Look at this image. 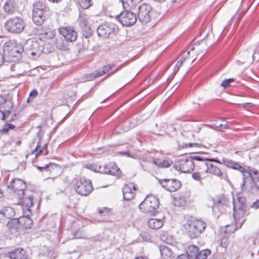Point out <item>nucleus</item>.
Segmentation results:
<instances>
[{
    "label": "nucleus",
    "instance_id": "27",
    "mask_svg": "<svg viewBox=\"0 0 259 259\" xmlns=\"http://www.w3.org/2000/svg\"><path fill=\"white\" fill-rule=\"evenodd\" d=\"M7 223V227L9 230L12 233L18 232V229L20 227V222L18 219H10Z\"/></svg>",
    "mask_w": 259,
    "mask_h": 259
},
{
    "label": "nucleus",
    "instance_id": "25",
    "mask_svg": "<svg viewBox=\"0 0 259 259\" xmlns=\"http://www.w3.org/2000/svg\"><path fill=\"white\" fill-rule=\"evenodd\" d=\"M48 11L32 14V20L36 25H42L46 19Z\"/></svg>",
    "mask_w": 259,
    "mask_h": 259
},
{
    "label": "nucleus",
    "instance_id": "12",
    "mask_svg": "<svg viewBox=\"0 0 259 259\" xmlns=\"http://www.w3.org/2000/svg\"><path fill=\"white\" fill-rule=\"evenodd\" d=\"M213 201L212 209L214 213L224 212L230 203L229 200L224 196H220L213 199Z\"/></svg>",
    "mask_w": 259,
    "mask_h": 259
},
{
    "label": "nucleus",
    "instance_id": "17",
    "mask_svg": "<svg viewBox=\"0 0 259 259\" xmlns=\"http://www.w3.org/2000/svg\"><path fill=\"white\" fill-rule=\"evenodd\" d=\"M59 32L67 42H73L76 39L77 33L71 27H65L60 28Z\"/></svg>",
    "mask_w": 259,
    "mask_h": 259
},
{
    "label": "nucleus",
    "instance_id": "39",
    "mask_svg": "<svg viewBox=\"0 0 259 259\" xmlns=\"http://www.w3.org/2000/svg\"><path fill=\"white\" fill-rule=\"evenodd\" d=\"M82 29V35L84 38H89L93 34V31L89 26L81 27Z\"/></svg>",
    "mask_w": 259,
    "mask_h": 259
},
{
    "label": "nucleus",
    "instance_id": "58",
    "mask_svg": "<svg viewBox=\"0 0 259 259\" xmlns=\"http://www.w3.org/2000/svg\"><path fill=\"white\" fill-rule=\"evenodd\" d=\"M185 60H186V57H181L180 59V60L177 62L176 65H177V66L181 67L183 62L185 61Z\"/></svg>",
    "mask_w": 259,
    "mask_h": 259
},
{
    "label": "nucleus",
    "instance_id": "20",
    "mask_svg": "<svg viewBox=\"0 0 259 259\" xmlns=\"http://www.w3.org/2000/svg\"><path fill=\"white\" fill-rule=\"evenodd\" d=\"M27 256L26 251L22 248H18L8 252L5 255V259H26Z\"/></svg>",
    "mask_w": 259,
    "mask_h": 259
},
{
    "label": "nucleus",
    "instance_id": "14",
    "mask_svg": "<svg viewBox=\"0 0 259 259\" xmlns=\"http://www.w3.org/2000/svg\"><path fill=\"white\" fill-rule=\"evenodd\" d=\"M159 183L161 186L169 192H175L181 187L180 181L175 179H159Z\"/></svg>",
    "mask_w": 259,
    "mask_h": 259
},
{
    "label": "nucleus",
    "instance_id": "23",
    "mask_svg": "<svg viewBox=\"0 0 259 259\" xmlns=\"http://www.w3.org/2000/svg\"><path fill=\"white\" fill-rule=\"evenodd\" d=\"M159 249L161 257L163 259H168L175 257L173 255L172 249L169 246H167L163 244L160 245L159 246Z\"/></svg>",
    "mask_w": 259,
    "mask_h": 259
},
{
    "label": "nucleus",
    "instance_id": "38",
    "mask_svg": "<svg viewBox=\"0 0 259 259\" xmlns=\"http://www.w3.org/2000/svg\"><path fill=\"white\" fill-rule=\"evenodd\" d=\"M88 16L83 13L79 14L78 22L80 27L88 26Z\"/></svg>",
    "mask_w": 259,
    "mask_h": 259
},
{
    "label": "nucleus",
    "instance_id": "32",
    "mask_svg": "<svg viewBox=\"0 0 259 259\" xmlns=\"http://www.w3.org/2000/svg\"><path fill=\"white\" fill-rule=\"evenodd\" d=\"M253 174L252 182L250 184L251 186V190L255 189L259 191V171L255 169V171H253Z\"/></svg>",
    "mask_w": 259,
    "mask_h": 259
},
{
    "label": "nucleus",
    "instance_id": "11",
    "mask_svg": "<svg viewBox=\"0 0 259 259\" xmlns=\"http://www.w3.org/2000/svg\"><path fill=\"white\" fill-rule=\"evenodd\" d=\"M138 16L139 21L143 24H147L151 20V6L144 3L138 7Z\"/></svg>",
    "mask_w": 259,
    "mask_h": 259
},
{
    "label": "nucleus",
    "instance_id": "42",
    "mask_svg": "<svg viewBox=\"0 0 259 259\" xmlns=\"http://www.w3.org/2000/svg\"><path fill=\"white\" fill-rule=\"evenodd\" d=\"M79 5L83 9H87L91 6V0H77Z\"/></svg>",
    "mask_w": 259,
    "mask_h": 259
},
{
    "label": "nucleus",
    "instance_id": "36",
    "mask_svg": "<svg viewBox=\"0 0 259 259\" xmlns=\"http://www.w3.org/2000/svg\"><path fill=\"white\" fill-rule=\"evenodd\" d=\"M109 174L119 178L121 176V171L115 163H111L110 164Z\"/></svg>",
    "mask_w": 259,
    "mask_h": 259
},
{
    "label": "nucleus",
    "instance_id": "15",
    "mask_svg": "<svg viewBox=\"0 0 259 259\" xmlns=\"http://www.w3.org/2000/svg\"><path fill=\"white\" fill-rule=\"evenodd\" d=\"M37 26L33 28V32L35 34L41 35V38L46 39L53 38L55 36V30L47 27L42 26V25H36Z\"/></svg>",
    "mask_w": 259,
    "mask_h": 259
},
{
    "label": "nucleus",
    "instance_id": "1",
    "mask_svg": "<svg viewBox=\"0 0 259 259\" xmlns=\"http://www.w3.org/2000/svg\"><path fill=\"white\" fill-rule=\"evenodd\" d=\"M223 163L228 167L239 170L243 177V181L241 185L242 190L248 192L251 191L250 184L252 182L253 171H255V168L250 166L243 167L238 163L227 158H223Z\"/></svg>",
    "mask_w": 259,
    "mask_h": 259
},
{
    "label": "nucleus",
    "instance_id": "57",
    "mask_svg": "<svg viewBox=\"0 0 259 259\" xmlns=\"http://www.w3.org/2000/svg\"><path fill=\"white\" fill-rule=\"evenodd\" d=\"M251 208L254 209H258L259 208V199L257 200L256 201L254 202L250 206Z\"/></svg>",
    "mask_w": 259,
    "mask_h": 259
},
{
    "label": "nucleus",
    "instance_id": "18",
    "mask_svg": "<svg viewBox=\"0 0 259 259\" xmlns=\"http://www.w3.org/2000/svg\"><path fill=\"white\" fill-rule=\"evenodd\" d=\"M115 66L114 64H109L107 65L104 66L102 68H99L94 72L87 74V78L89 79H93L102 76L103 75L108 72L114 67Z\"/></svg>",
    "mask_w": 259,
    "mask_h": 259
},
{
    "label": "nucleus",
    "instance_id": "34",
    "mask_svg": "<svg viewBox=\"0 0 259 259\" xmlns=\"http://www.w3.org/2000/svg\"><path fill=\"white\" fill-rule=\"evenodd\" d=\"M45 11H48V9L43 2H37L34 4L33 6L32 14L44 12Z\"/></svg>",
    "mask_w": 259,
    "mask_h": 259
},
{
    "label": "nucleus",
    "instance_id": "7",
    "mask_svg": "<svg viewBox=\"0 0 259 259\" xmlns=\"http://www.w3.org/2000/svg\"><path fill=\"white\" fill-rule=\"evenodd\" d=\"M159 205L158 198L152 195H149L140 203L139 208L145 213H151L154 215Z\"/></svg>",
    "mask_w": 259,
    "mask_h": 259
},
{
    "label": "nucleus",
    "instance_id": "62",
    "mask_svg": "<svg viewBox=\"0 0 259 259\" xmlns=\"http://www.w3.org/2000/svg\"><path fill=\"white\" fill-rule=\"evenodd\" d=\"M9 128H8V127L6 125L4 126L3 128L1 130V133L2 134H7L9 132Z\"/></svg>",
    "mask_w": 259,
    "mask_h": 259
},
{
    "label": "nucleus",
    "instance_id": "56",
    "mask_svg": "<svg viewBox=\"0 0 259 259\" xmlns=\"http://www.w3.org/2000/svg\"><path fill=\"white\" fill-rule=\"evenodd\" d=\"M246 202V200L245 197H241V196H237V201H235L234 202V204H243L244 203Z\"/></svg>",
    "mask_w": 259,
    "mask_h": 259
},
{
    "label": "nucleus",
    "instance_id": "19",
    "mask_svg": "<svg viewBox=\"0 0 259 259\" xmlns=\"http://www.w3.org/2000/svg\"><path fill=\"white\" fill-rule=\"evenodd\" d=\"M14 209L10 206H4L0 208V223H4L7 220L14 216Z\"/></svg>",
    "mask_w": 259,
    "mask_h": 259
},
{
    "label": "nucleus",
    "instance_id": "22",
    "mask_svg": "<svg viewBox=\"0 0 259 259\" xmlns=\"http://www.w3.org/2000/svg\"><path fill=\"white\" fill-rule=\"evenodd\" d=\"M33 195L29 190H26L25 196L22 200H18V203L22 204L23 207H31L33 205Z\"/></svg>",
    "mask_w": 259,
    "mask_h": 259
},
{
    "label": "nucleus",
    "instance_id": "47",
    "mask_svg": "<svg viewBox=\"0 0 259 259\" xmlns=\"http://www.w3.org/2000/svg\"><path fill=\"white\" fill-rule=\"evenodd\" d=\"M259 51V47H257L254 51V53L252 55L251 52L249 54V57L252 56L253 61H259V55L257 54V51Z\"/></svg>",
    "mask_w": 259,
    "mask_h": 259
},
{
    "label": "nucleus",
    "instance_id": "52",
    "mask_svg": "<svg viewBox=\"0 0 259 259\" xmlns=\"http://www.w3.org/2000/svg\"><path fill=\"white\" fill-rule=\"evenodd\" d=\"M110 212V210L107 207H103L99 209V213L103 215H108Z\"/></svg>",
    "mask_w": 259,
    "mask_h": 259
},
{
    "label": "nucleus",
    "instance_id": "63",
    "mask_svg": "<svg viewBox=\"0 0 259 259\" xmlns=\"http://www.w3.org/2000/svg\"><path fill=\"white\" fill-rule=\"evenodd\" d=\"M242 106L243 108L250 107L253 106V104L251 103H246L242 104Z\"/></svg>",
    "mask_w": 259,
    "mask_h": 259
},
{
    "label": "nucleus",
    "instance_id": "48",
    "mask_svg": "<svg viewBox=\"0 0 259 259\" xmlns=\"http://www.w3.org/2000/svg\"><path fill=\"white\" fill-rule=\"evenodd\" d=\"M23 214L21 217H29L31 214L30 207H23Z\"/></svg>",
    "mask_w": 259,
    "mask_h": 259
},
{
    "label": "nucleus",
    "instance_id": "51",
    "mask_svg": "<svg viewBox=\"0 0 259 259\" xmlns=\"http://www.w3.org/2000/svg\"><path fill=\"white\" fill-rule=\"evenodd\" d=\"M229 243V239L227 237H224L221 239V245L222 247L226 248Z\"/></svg>",
    "mask_w": 259,
    "mask_h": 259
},
{
    "label": "nucleus",
    "instance_id": "16",
    "mask_svg": "<svg viewBox=\"0 0 259 259\" xmlns=\"http://www.w3.org/2000/svg\"><path fill=\"white\" fill-rule=\"evenodd\" d=\"M116 28V25L114 23H106L100 25L98 27L97 32L99 36L107 38L114 32Z\"/></svg>",
    "mask_w": 259,
    "mask_h": 259
},
{
    "label": "nucleus",
    "instance_id": "43",
    "mask_svg": "<svg viewBox=\"0 0 259 259\" xmlns=\"http://www.w3.org/2000/svg\"><path fill=\"white\" fill-rule=\"evenodd\" d=\"M124 10H131L133 6V0H121Z\"/></svg>",
    "mask_w": 259,
    "mask_h": 259
},
{
    "label": "nucleus",
    "instance_id": "10",
    "mask_svg": "<svg viewBox=\"0 0 259 259\" xmlns=\"http://www.w3.org/2000/svg\"><path fill=\"white\" fill-rule=\"evenodd\" d=\"M194 167L193 156L181 159L175 166L176 170L184 173L190 172L193 170Z\"/></svg>",
    "mask_w": 259,
    "mask_h": 259
},
{
    "label": "nucleus",
    "instance_id": "49",
    "mask_svg": "<svg viewBox=\"0 0 259 259\" xmlns=\"http://www.w3.org/2000/svg\"><path fill=\"white\" fill-rule=\"evenodd\" d=\"M82 46L83 49L89 50L91 49V47L90 46V40L88 38H83Z\"/></svg>",
    "mask_w": 259,
    "mask_h": 259
},
{
    "label": "nucleus",
    "instance_id": "28",
    "mask_svg": "<svg viewBox=\"0 0 259 259\" xmlns=\"http://www.w3.org/2000/svg\"><path fill=\"white\" fill-rule=\"evenodd\" d=\"M161 241L168 245L172 246L176 242L175 238L167 232H164L160 235Z\"/></svg>",
    "mask_w": 259,
    "mask_h": 259
},
{
    "label": "nucleus",
    "instance_id": "45",
    "mask_svg": "<svg viewBox=\"0 0 259 259\" xmlns=\"http://www.w3.org/2000/svg\"><path fill=\"white\" fill-rule=\"evenodd\" d=\"M6 103H7L8 108H9V106H10V108H12L13 105L12 101L7 100L2 96H0V105H3L4 104Z\"/></svg>",
    "mask_w": 259,
    "mask_h": 259
},
{
    "label": "nucleus",
    "instance_id": "55",
    "mask_svg": "<svg viewBox=\"0 0 259 259\" xmlns=\"http://www.w3.org/2000/svg\"><path fill=\"white\" fill-rule=\"evenodd\" d=\"M11 112V109H4V110H3L2 112L3 114L2 120H6L7 117L10 114Z\"/></svg>",
    "mask_w": 259,
    "mask_h": 259
},
{
    "label": "nucleus",
    "instance_id": "8",
    "mask_svg": "<svg viewBox=\"0 0 259 259\" xmlns=\"http://www.w3.org/2000/svg\"><path fill=\"white\" fill-rule=\"evenodd\" d=\"M116 19L123 26L128 27L135 24L137 20V17L131 10H125L116 16Z\"/></svg>",
    "mask_w": 259,
    "mask_h": 259
},
{
    "label": "nucleus",
    "instance_id": "3",
    "mask_svg": "<svg viewBox=\"0 0 259 259\" xmlns=\"http://www.w3.org/2000/svg\"><path fill=\"white\" fill-rule=\"evenodd\" d=\"M186 223L184 225L186 234L190 238L198 237L206 227L205 223L201 220H196L194 218L187 216Z\"/></svg>",
    "mask_w": 259,
    "mask_h": 259
},
{
    "label": "nucleus",
    "instance_id": "41",
    "mask_svg": "<svg viewBox=\"0 0 259 259\" xmlns=\"http://www.w3.org/2000/svg\"><path fill=\"white\" fill-rule=\"evenodd\" d=\"M110 165L108 166L107 165L99 166L94 169L95 171H98L100 173L109 174Z\"/></svg>",
    "mask_w": 259,
    "mask_h": 259
},
{
    "label": "nucleus",
    "instance_id": "64",
    "mask_svg": "<svg viewBox=\"0 0 259 259\" xmlns=\"http://www.w3.org/2000/svg\"><path fill=\"white\" fill-rule=\"evenodd\" d=\"M239 17H237V15L234 16L233 17L231 18V19L229 21V23H231L232 21H234L235 20H236V22H238L239 19Z\"/></svg>",
    "mask_w": 259,
    "mask_h": 259
},
{
    "label": "nucleus",
    "instance_id": "29",
    "mask_svg": "<svg viewBox=\"0 0 259 259\" xmlns=\"http://www.w3.org/2000/svg\"><path fill=\"white\" fill-rule=\"evenodd\" d=\"M153 163L159 167L166 168L170 166L172 163V161L169 159H155L153 160Z\"/></svg>",
    "mask_w": 259,
    "mask_h": 259
},
{
    "label": "nucleus",
    "instance_id": "9",
    "mask_svg": "<svg viewBox=\"0 0 259 259\" xmlns=\"http://www.w3.org/2000/svg\"><path fill=\"white\" fill-rule=\"evenodd\" d=\"M76 192L82 196H88L93 191V188L91 181L84 178H80L75 184Z\"/></svg>",
    "mask_w": 259,
    "mask_h": 259
},
{
    "label": "nucleus",
    "instance_id": "4",
    "mask_svg": "<svg viewBox=\"0 0 259 259\" xmlns=\"http://www.w3.org/2000/svg\"><path fill=\"white\" fill-rule=\"evenodd\" d=\"M23 51V47L20 44L8 43L3 48L4 55L10 62H16L20 59Z\"/></svg>",
    "mask_w": 259,
    "mask_h": 259
},
{
    "label": "nucleus",
    "instance_id": "33",
    "mask_svg": "<svg viewBox=\"0 0 259 259\" xmlns=\"http://www.w3.org/2000/svg\"><path fill=\"white\" fill-rule=\"evenodd\" d=\"M198 253H199V248L195 245L189 246L187 250V254L190 259H196Z\"/></svg>",
    "mask_w": 259,
    "mask_h": 259
},
{
    "label": "nucleus",
    "instance_id": "59",
    "mask_svg": "<svg viewBox=\"0 0 259 259\" xmlns=\"http://www.w3.org/2000/svg\"><path fill=\"white\" fill-rule=\"evenodd\" d=\"M54 164H53L52 163H49V164L45 165V166H37V168L38 169H39L40 171H42V170L48 168L50 166V165H52Z\"/></svg>",
    "mask_w": 259,
    "mask_h": 259
},
{
    "label": "nucleus",
    "instance_id": "61",
    "mask_svg": "<svg viewBox=\"0 0 259 259\" xmlns=\"http://www.w3.org/2000/svg\"><path fill=\"white\" fill-rule=\"evenodd\" d=\"M120 154L123 155L124 156L132 157V156L130 154V153L128 151H120L119 152Z\"/></svg>",
    "mask_w": 259,
    "mask_h": 259
},
{
    "label": "nucleus",
    "instance_id": "37",
    "mask_svg": "<svg viewBox=\"0 0 259 259\" xmlns=\"http://www.w3.org/2000/svg\"><path fill=\"white\" fill-rule=\"evenodd\" d=\"M187 204V200L184 196L180 195L175 199L174 205L178 207H184Z\"/></svg>",
    "mask_w": 259,
    "mask_h": 259
},
{
    "label": "nucleus",
    "instance_id": "54",
    "mask_svg": "<svg viewBox=\"0 0 259 259\" xmlns=\"http://www.w3.org/2000/svg\"><path fill=\"white\" fill-rule=\"evenodd\" d=\"M215 127L218 128L227 129L228 128V124L227 121H224L223 123H219L217 122Z\"/></svg>",
    "mask_w": 259,
    "mask_h": 259
},
{
    "label": "nucleus",
    "instance_id": "21",
    "mask_svg": "<svg viewBox=\"0 0 259 259\" xmlns=\"http://www.w3.org/2000/svg\"><path fill=\"white\" fill-rule=\"evenodd\" d=\"M136 190V185L134 183H130L126 184L122 188V193L124 200H130L134 197L133 190Z\"/></svg>",
    "mask_w": 259,
    "mask_h": 259
},
{
    "label": "nucleus",
    "instance_id": "50",
    "mask_svg": "<svg viewBox=\"0 0 259 259\" xmlns=\"http://www.w3.org/2000/svg\"><path fill=\"white\" fill-rule=\"evenodd\" d=\"M234 81V79L233 78H229L227 79H225L222 83L221 85L224 88H226L229 86L230 83L233 82Z\"/></svg>",
    "mask_w": 259,
    "mask_h": 259
},
{
    "label": "nucleus",
    "instance_id": "26",
    "mask_svg": "<svg viewBox=\"0 0 259 259\" xmlns=\"http://www.w3.org/2000/svg\"><path fill=\"white\" fill-rule=\"evenodd\" d=\"M163 219L164 217L161 219H150L147 222V225L151 229H158L160 228L163 225Z\"/></svg>",
    "mask_w": 259,
    "mask_h": 259
},
{
    "label": "nucleus",
    "instance_id": "60",
    "mask_svg": "<svg viewBox=\"0 0 259 259\" xmlns=\"http://www.w3.org/2000/svg\"><path fill=\"white\" fill-rule=\"evenodd\" d=\"M177 259H190V258L187 254H182L179 255Z\"/></svg>",
    "mask_w": 259,
    "mask_h": 259
},
{
    "label": "nucleus",
    "instance_id": "31",
    "mask_svg": "<svg viewBox=\"0 0 259 259\" xmlns=\"http://www.w3.org/2000/svg\"><path fill=\"white\" fill-rule=\"evenodd\" d=\"M20 226L21 225L26 229H30L33 225V221L30 217H20Z\"/></svg>",
    "mask_w": 259,
    "mask_h": 259
},
{
    "label": "nucleus",
    "instance_id": "13",
    "mask_svg": "<svg viewBox=\"0 0 259 259\" xmlns=\"http://www.w3.org/2000/svg\"><path fill=\"white\" fill-rule=\"evenodd\" d=\"M193 161H197V162L195 163V166L205 172L207 171V168L209 162H214L221 164H223V159L222 161H219L215 158H206L198 155L193 156Z\"/></svg>",
    "mask_w": 259,
    "mask_h": 259
},
{
    "label": "nucleus",
    "instance_id": "5",
    "mask_svg": "<svg viewBox=\"0 0 259 259\" xmlns=\"http://www.w3.org/2000/svg\"><path fill=\"white\" fill-rule=\"evenodd\" d=\"M4 27L7 31L13 34H20L25 28V24L23 19L20 17H14L5 22Z\"/></svg>",
    "mask_w": 259,
    "mask_h": 259
},
{
    "label": "nucleus",
    "instance_id": "2",
    "mask_svg": "<svg viewBox=\"0 0 259 259\" xmlns=\"http://www.w3.org/2000/svg\"><path fill=\"white\" fill-rule=\"evenodd\" d=\"M247 205L246 203L243 204H234L233 207V220L230 224L226 225L227 231L234 232L237 229H240L245 222V218L246 214Z\"/></svg>",
    "mask_w": 259,
    "mask_h": 259
},
{
    "label": "nucleus",
    "instance_id": "30",
    "mask_svg": "<svg viewBox=\"0 0 259 259\" xmlns=\"http://www.w3.org/2000/svg\"><path fill=\"white\" fill-rule=\"evenodd\" d=\"M211 162H209L207 168L206 173L211 174L218 177H221L222 175V171L217 166L212 164Z\"/></svg>",
    "mask_w": 259,
    "mask_h": 259
},
{
    "label": "nucleus",
    "instance_id": "44",
    "mask_svg": "<svg viewBox=\"0 0 259 259\" xmlns=\"http://www.w3.org/2000/svg\"><path fill=\"white\" fill-rule=\"evenodd\" d=\"M47 145H45L42 148H40V146L39 145H37L36 147L35 148L34 151L37 152L36 153V156H37L40 154L43 153L45 151H46V152L45 153V155L47 154Z\"/></svg>",
    "mask_w": 259,
    "mask_h": 259
},
{
    "label": "nucleus",
    "instance_id": "53",
    "mask_svg": "<svg viewBox=\"0 0 259 259\" xmlns=\"http://www.w3.org/2000/svg\"><path fill=\"white\" fill-rule=\"evenodd\" d=\"M192 178L194 180L200 182V183H201V176L200 175V173L199 172H195L192 174Z\"/></svg>",
    "mask_w": 259,
    "mask_h": 259
},
{
    "label": "nucleus",
    "instance_id": "35",
    "mask_svg": "<svg viewBox=\"0 0 259 259\" xmlns=\"http://www.w3.org/2000/svg\"><path fill=\"white\" fill-rule=\"evenodd\" d=\"M56 47L61 50H66L67 46L64 41L63 38L61 36H57L55 38L54 42Z\"/></svg>",
    "mask_w": 259,
    "mask_h": 259
},
{
    "label": "nucleus",
    "instance_id": "24",
    "mask_svg": "<svg viewBox=\"0 0 259 259\" xmlns=\"http://www.w3.org/2000/svg\"><path fill=\"white\" fill-rule=\"evenodd\" d=\"M3 9L7 14H13L17 10L15 1L14 0L7 1L3 6Z\"/></svg>",
    "mask_w": 259,
    "mask_h": 259
},
{
    "label": "nucleus",
    "instance_id": "6",
    "mask_svg": "<svg viewBox=\"0 0 259 259\" xmlns=\"http://www.w3.org/2000/svg\"><path fill=\"white\" fill-rule=\"evenodd\" d=\"M8 187L14 192V197L18 200H22L25 196V191L27 190L25 182L18 178L12 179Z\"/></svg>",
    "mask_w": 259,
    "mask_h": 259
},
{
    "label": "nucleus",
    "instance_id": "40",
    "mask_svg": "<svg viewBox=\"0 0 259 259\" xmlns=\"http://www.w3.org/2000/svg\"><path fill=\"white\" fill-rule=\"evenodd\" d=\"M211 251L209 249H204L200 251H199V253L196 256V259H206L208 255L210 254Z\"/></svg>",
    "mask_w": 259,
    "mask_h": 259
},
{
    "label": "nucleus",
    "instance_id": "46",
    "mask_svg": "<svg viewBox=\"0 0 259 259\" xmlns=\"http://www.w3.org/2000/svg\"><path fill=\"white\" fill-rule=\"evenodd\" d=\"M201 145V144H198V143H189L188 144L183 143L181 146L182 148H187L188 147H200Z\"/></svg>",
    "mask_w": 259,
    "mask_h": 259
}]
</instances>
